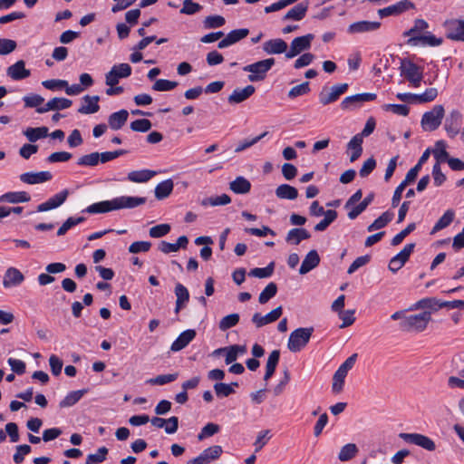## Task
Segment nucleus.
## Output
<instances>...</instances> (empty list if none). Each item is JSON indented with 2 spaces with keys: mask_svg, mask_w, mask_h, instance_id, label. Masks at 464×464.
Masks as SVG:
<instances>
[{
  "mask_svg": "<svg viewBox=\"0 0 464 464\" xmlns=\"http://www.w3.org/2000/svg\"><path fill=\"white\" fill-rule=\"evenodd\" d=\"M145 202L146 198L143 197L121 196L111 200L93 203L83 211L89 214H102L124 208H134Z\"/></svg>",
  "mask_w": 464,
  "mask_h": 464,
  "instance_id": "1",
  "label": "nucleus"
},
{
  "mask_svg": "<svg viewBox=\"0 0 464 464\" xmlns=\"http://www.w3.org/2000/svg\"><path fill=\"white\" fill-rule=\"evenodd\" d=\"M431 320L430 312L424 311L418 314H412L404 318L400 323V329L403 332H423Z\"/></svg>",
  "mask_w": 464,
  "mask_h": 464,
  "instance_id": "2",
  "label": "nucleus"
},
{
  "mask_svg": "<svg viewBox=\"0 0 464 464\" xmlns=\"http://www.w3.org/2000/svg\"><path fill=\"white\" fill-rule=\"evenodd\" d=\"M314 333L313 327H300L293 331L288 338L287 348L292 353H298L309 343Z\"/></svg>",
  "mask_w": 464,
  "mask_h": 464,
  "instance_id": "3",
  "label": "nucleus"
},
{
  "mask_svg": "<svg viewBox=\"0 0 464 464\" xmlns=\"http://www.w3.org/2000/svg\"><path fill=\"white\" fill-rule=\"evenodd\" d=\"M275 64L274 58H267L265 60L258 61L256 63L246 65L243 71L250 72L247 76L248 81L255 82L265 80L267 72Z\"/></svg>",
  "mask_w": 464,
  "mask_h": 464,
  "instance_id": "4",
  "label": "nucleus"
},
{
  "mask_svg": "<svg viewBox=\"0 0 464 464\" xmlns=\"http://www.w3.org/2000/svg\"><path fill=\"white\" fill-rule=\"evenodd\" d=\"M357 359V353L348 357L336 370L333 376L332 391L334 393H340L344 385V380L348 372L354 366Z\"/></svg>",
  "mask_w": 464,
  "mask_h": 464,
  "instance_id": "5",
  "label": "nucleus"
},
{
  "mask_svg": "<svg viewBox=\"0 0 464 464\" xmlns=\"http://www.w3.org/2000/svg\"><path fill=\"white\" fill-rule=\"evenodd\" d=\"M401 74L404 76L413 87H420L423 79V68L418 66L411 60L403 59L400 65Z\"/></svg>",
  "mask_w": 464,
  "mask_h": 464,
  "instance_id": "6",
  "label": "nucleus"
},
{
  "mask_svg": "<svg viewBox=\"0 0 464 464\" xmlns=\"http://www.w3.org/2000/svg\"><path fill=\"white\" fill-rule=\"evenodd\" d=\"M445 110L440 104L435 105L430 111H426L421 118V127L424 130H437L444 117Z\"/></svg>",
  "mask_w": 464,
  "mask_h": 464,
  "instance_id": "7",
  "label": "nucleus"
},
{
  "mask_svg": "<svg viewBox=\"0 0 464 464\" xmlns=\"http://www.w3.org/2000/svg\"><path fill=\"white\" fill-rule=\"evenodd\" d=\"M314 39L313 34H307L303 36L295 37L290 44V48L285 53L286 59H292L311 47V44Z\"/></svg>",
  "mask_w": 464,
  "mask_h": 464,
  "instance_id": "8",
  "label": "nucleus"
},
{
  "mask_svg": "<svg viewBox=\"0 0 464 464\" xmlns=\"http://www.w3.org/2000/svg\"><path fill=\"white\" fill-rule=\"evenodd\" d=\"M131 67L128 63H119L111 67L105 74L106 85H117L120 79L128 78L131 74Z\"/></svg>",
  "mask_w": 464,
  "mask_h": 464,
  "instance_id": "9",
  "label": "nucleus"
},
{
  "mask_svg": "<svg viewBox=\"0 0 464 464\" xmlns=\"http://www.w3.org/2000/svg\"><path fill=\"white\" fill-rule=\"evenodd\" d=\"M399 437L405 442L419 446L426 450L434 451L436 450L435 442L420 433H400Z\"/></svg>",
  "mask_w": 464,
  "mask_h": 464,
  "instance_id": "10",
  "label": "nucleus"
},
{
  "mask_svg": "<svg viewBox=\"0 0 464 464\" xmlns=\"http://www.w3.org/2000/svg\"><path fill=\"white\" fill-rule=\"evenodd\" d=\"M375 93L363 92L344 98L341 102V108L344 111H352L360 107L363 102L374 101Z\"/></svg>",
  "mask_w": 464,
  "mask_h": 464,
  "instance_id": "11",
  "label": "nucleus"
},
{
  "mask_svg": "<svg viewBox=\"0 0 464 464\" xmlns=\"http://www.w3.org/2000/svg\"><path fill=\"white\" fill-rule=\"evenodd\" d=\"M347 89V83L334 84L329 90L324 89L319 94V101L323 105L333 103L336 102Z\"/></svg>",
  "mask_w": 464,
  "mask_h": 464,
  "instance_id": "12",
  "label": "nucleus"
},
{
  "mask_svg": "<svg viewBox=\"0 0 464 464\" xmlns=\"http://www.w3.org/2000/svg\"><path fill=\"white\" fill-rule=\"evenodd\" d=\"M447 37L454 41L464 42V20L450 19L444 23Z\"/></svg>",
  "mask_w": 464,
  "mask_h": 464,
  "instance_id": "13",
  "label": "nucleus"
},
{
  "mask_svg": "<svg viewBox=\"0 0 464 464\" xmlns=\"http://www.w3.org/2000/svg\"><path fill=\"white\" fill-rule=\"evenodd\" d=\"M223 452L222 447L214 445L205 449L197 458L188 461V464H207L218 459Z\"/></svg>",
  "mask_w": 464,
  "mask_h": 464,
  "instance_id": "14",
  "label": "nucleus"
},
{
  "mask_svg": "<svg viewBox=\"0 0 464 464\" xmlns=\"http://www.w3.org/2000/svg\"><path fill=\"white\" fill-rule=\"evenodd\" d=\"M442 42V38L436 37L431 33L427 32L424 34H418L410 37L407 41V44L411 46H416L418 44H421L423 46H439Z\"/></svg>",
  "mask_w": 464,
  "mask_h": 464,
  "instance_id": "15",
  "label": "nucleus"
},
{
  "mask_svg": "<svg viewBox=\"0 0 464 464\" xmlns=\"http://www.w3.org/2000/svg\"><path fill=\"white\" fill-rule=\"evenodd\" d=\"M413 7L414 4L410 0H401L392 5L379 9L378 14L382 18L390 15H398L407 10L412 9Z\"/></svg>",
  "mask_w": 464,
  "mask_h": 464,
  "instance_id": "16",
  "label": "nucleus"
},
{
  "mask_svg": "<svg viewBox=\"0 0 464 464\" xmlns=\"http://www.w3.org/2000/svg\"><path fill=\"white\" fill-rule=\"evenodd\" d=\"M53 179V175L50 171H39V172H25L19 176V179L28 185L41 184L46 181H50Z\"/></svg>",
  "mask_w": 464,
  "mask_h": 464,
  "instance_id": "17",
  "label": "nucleus"
},
{
  "mask_svg": "<svg viewBox=\"0 0 464 464\" xmlns=\"http://www.w3.org/2000/svg\"><path fill=\"white\" fill-rule=\"evenodd\" d=\"M69 195L68 189H63L59 193L50 198L45 202L37 206L38 212H45L56 208L63 205Z\"/></svg>",
  "mask_w": 464,
  "mask_h": 464,
  "instance_id": "18",
  "label": "nucleus"
},
{
  "mask_svg": "<svg viewBox=\"0 0 464 464\" xmlns=\"http://www.w3.org/2000/svg\"><path fill=\"white\" fill-rule=\"evenodd\" d=\"M249 34L247 28H240L230 31L218 44L219 49L227 48L242 39L246 38Z\"/></svg>",
  "mask_w": 464,
  "mask_h": 464,
  "instance_id": "19",
  "label": "nucleus"
},
{
  "mask_svg": "<svg viewBox=\"0 0 464 464\" xmlns=\"http://www.w3.org/2000/svg\"><path fill=\"white\" fill-rule=\"evenodd\" d=\"M418 176L416 169H411L406 176L405 179L401 182V184L396 188L392 198V207H397L401 201V194L405 188L411 182H413Z\"/></svg>",
  "mask_w": 464,
  "mask_h": 464,
  "instance_id": "20",
  "label": "nucleus"
},
{
  "mask_svg": "<svg viewBox=\"0 0 464 464\" xmlns=\"http://www.w3.org/2000/svg\"><path fill=\"white\" fill-rule=\"evenodd\" d=\"M72 102L67 98L54 97L49 100L44 107L38 108V113H44L49 111H61L68 109L72 106Z\"/></svg>",
  "mask_w": 464,
  "mask_h": 464,
  "instance_id": "21",
  "label": "nucleus"
},
{
  "mask_svg": "<svg viewBox=\"0 0 464 464\" xmlns=\"http://www.w3.org/2000/svg\"><path fill=\"white\" fill-rule=\"evenodd\" d=\"M24 280V275L15 267H9L5 271L3 279L5 288H11L20 285Z\"/></svg>",
  "mask_w": 464,
  "mask_h": 464,
  "instance_id": "22",
  "label": "nucleus"
},
{
  "mask_svg": "<svg viewBox=\"0 0 464 464\" xmlns=\"http://www.w3.org/2000/svg\"><path fill=\"white\" fill-rule=\"evenodd\" d=\"M461 118V113L458 110H453L446 119L445 130L450 138H454L459 132Z\"/></svg>",
  "mask_w": 464,
  "mask_h": 464,
  "instance_id": "23",
  "label": "nucleus"
},
{
  "mask_svg": "<svg viewBox=\"0 0 464 464\" xmlns=\"http://www.w3.org/2000/svg\"><path fill=\"white\" fill-rule=\"evenodd\" d=\"M263 50L267 54H281L288 51V45L281 38L271 39L263 44Z\"/></svg>",
  "mask_w": 464,
  "mask_h": 464,
  "instance_id": "24",
  "label": "nucleus"
},
{
  "mask_svg": "<svg viewBox=\"0 0 464 464\" xmlns=\"http://www.w3.org/2000/svg\"><path fill=\"white\" fill-rule=\"evenodd\" d=\"M31 200V196L25 191H9L0 196V203L19 204Z\"/></svg>",
  "mask_w": 464,
  "mask_h": 464,
  "instance_id": "25",
  "label": "nucleus"
},
{
  "mask_svg": "<svg viewBox=\"0 0 464 464\" xmlns=\"http://www.w3.org/2000/svg\"><path fill=\"white\" fill-rule=\"evenodd\" d=\"M320 263V256L316 250H310L306 256H304L301 266L299 268V273L301 275H305L309 273L311 270L318 266Z\"/></svg>",
  "mask_w": 464,
  "mask_h": 464,
  "instance_id": "26",
  "label": "nucleus"
},
{
  "mask_svg": "<svg viewBox=\"0 0 464 464\" xmlns=\"http://www.w3.org/2000/svg\"><path fill=\"white\" fill-rule=\"evenodd\" d=\"M196 337V331L188 329L182 332L178 338L172 343L170 350L172 352H179L184 349L193 339Z\"/></svg>",
  "mask_w": 464,
  "mask_h": 464,
  "instance_id": "27",
  "label": "nucleus"
},
{
  "mask_svg": "<svg viewBox=\"0 0 464 464\" xmlns=\"http://www.w3.org/2000/svg\"><path fill=\"white\" fill-rule=\"evenodd\" d=\"M30 74V70L25 68V63L23 60L17 61L7 69V75L15 81L25 79Z\"/></svg>",
  "mask_w": 464,
  "mask_h": 464,
  "instance_id": "28",
  "label": "nucleus"
},
{
  "mask_svg": "<svg viewBox=\"0 0 464 464\" xmlns=\"http://www.w3.org/2000/svg\"><path fill=\"white\" fill-rule=\"evenodd\" d=\"M100 97L98 95H85L82 97L83 104L78 109L81 114H92L100 110L99 105Z\"/></svg>",
  "mask_w": 464,
  "mask_h": 464,
  "instance_id": "29",
  "label": "nucleus"
},
{
  "mask_svg": "<svg viewBox=\"0 0 464 464\" xmlns=\"http://www.w3.org/2000/svg\"><path fill=\"white\" fill-rule=\"evenodd\" d=\"M381 24L379 22H371V21H359L353 23L349 25L347 32L349 34H360L372 32L379 29Z\"/></svg>",
  "mask_w": 464,
  "mask_h": 464,
  "instance_id": "30",
  "label": "nucleus"
},
{
  "mask_svg": "<svg viewBox=\"0 0 464 464\" xmlns=\"http://www.w3.org/2000/svg\"><path fill=\"white\" fill-rule=\"evenodd\" d=\"M256 89L253 85H247L243 89L237 88L228 96L227 101L230 104H237L247 100Z\"/></svg>",
  "mask_w": 464,
  "mask_h": 464,
  "instance_id": "31",
  "label": "nucleus"
},
{
  "mask_svg": "<svg viewBox=\"0 0 464 464\" xmlns=\"http://www.w3.org/2000/svg\"><path fill=\"white\" fill-rule=\"evenodd\" d=\"M441 303H443V301L435 297L422 298L411 305L408 310L414 311L418 309H430L432 311H437L440 308H443Z\"/></svg>",
  "mask_w": 464,
  "mask_h": 464,
  "instance_id": "32",
  "label": "nucleus"
},
{
  "mask_svg": "<svg viewBox=\"0 0 464 464\" xmlns=\"http://www.w3.org/2000/svg\"><path fill=\"white\" fill-rule=\"evenodd\" d=\"M128 117L129 112L124 109L113 112L108 118V126L113 130H118L125 125Z\"/></svg>",
  "mask_w": 464,
  "mask_h": 464,
  "instance_id": "33",
  "label": "nucleus"
},
{
  "mask_svg": "<svg viewBox=\"0 0 464 464\" xmlns=\"http://www.w3.org/2000/svg\"><path fill=\"white\" fill-rule=\"evenodd\" d=\"M174 292L177 297L175 313L178 314L188 302L189 293L188 289L180 283L176 285Z\"/></svg>",
  "mask_w": 464,
  "mask_h": 464,
  "instance_id": "34",
  "label": "nucleus"
},
{
  "mask_svg": "<svg viewBox=\"0 0 464 464\" xmlns=\"http://www.w3.org/2000/svg\"><path fill=\"white\" fill-rule=\"evenodd\" d=\"M229 188L236 194H246L251 189V183L245 177L238 176L229 183Z\"/></svg>",
  "mask_w": 464,
  "mask_h": 464,
  "instance_id": "35",
  "label": "nucleus"
},
{
  "mask_svg": "<svg viewBox=\"0 0 464 464\" xmlns=\"http://www.w3.org/2000/svg\"><path fill=\"white\" fill-rule=\"evenodd\" d=\"M310 237V233L304 228H293L288 231L285 241L292 245H298L302 240L308 239Z\"/></svg>",
  "mask_w": 464,
  "mask_h": 464,
  "instance_id": "36",
  "label": "nucleus"
},
{
  "mask_svg": "<svg viewBox=\"0 0 464 464\" xmlns=\"http://www.w3.org/2000/svg\"><path fill=\"white\" fill-rule=\"evenodd\" d=\"M307 8V4L299 3L287 11V13L284 16V20L300 21L305 16Z\"/></svg>",
  "mask_w": 464,
  "mask_h": 464,
  "instance_id": "37",
  "label": "nucleus"
},
{
  "mask_svg": "<svg viewBox=\"0 0 464 464\" xmlns=\"http://www.w3.org/2000/svg\"><path fill=\"white\" fill-rule=\"evenodd\" d=\"M362 139H361V135H355L352 138V140L348 142L347 148L351 150L350 160L352 162L355 161L362 153Z\"/></svg>",
  "mask_w": 464,
  "mask_h": 464,
  "instance_id": "38",
  "label": "nucleus"
},
{
  "mask_svg": "<svg viewBox=\"0 0 464 464\" xmlns=\"http://www.w3.org/2000/svg\"><path fill=\"white\" fill-rule=\"evenodd\" d=\"M173 188L174 183L170 179L159 183L155 188V198L159 200L168 198L171 194Z\"/></svg>",
  "mask_w": 464,
  "mask_h": 464,
  "instance_id": "39",
  "label": "nucleus"
},
{
  "mask_svg": "<svg viewBox=\"0 0 464 464\" xmlns=\"http://www.w3.org/2000/svg\"><path fill=\"white\" fill-rule=\"evenodd\" d=\"M276 196L281 199L294 200L298 197V190L288 184H282L276 188Z\"/></svg>",
  "mask_w": 464,
  "mask_h": 464,
  "instance_id": "40",
  "label": "nucleus"
},
{
  "mask_svg": "<svg viewBox=\"0 0 464 464\" xmlns=\"http://www.w3.org/2000/svg\"><path fill=\"white\" fill-rule=\"evenodd\" d=\"M156 172L149 169L133 170L128 173V179L131 182L142 183L149 181Z\"/></svg>",
  "mask_w": 464,
  "mask_h": 464,
  "instance_id": "41",
  "label": "nucleus"
},
{
  "mask_svg": "<svg viewBox=\"0 0 464 464\" xmlns=\"http://www.w3.org/2000/svg\"><path fill=\"white\" fill-rule=\"evenodd\" d=\"M87 392V390H78L69 392L63 400L59 402L60 408H69L76 404L82 397Z\"/></svg>",
  "mask_w": 464,
  "mask_h": 464,
  "instance_id": "42",
  "label": "nucleus"
},
{
  "mask_svg": "<svg viewBox=\"0 0 464 464\" xmlns=\"http://www.w3.org/2000/svg\"><path fill=\"white\" fill-rule=\"evenodd\" d=\"M24 135L27 138L30 142H35L40 139L48 136L47 127H37V128H27L24 130Z\"/></svg>",
  "mask_w": 464,
  "mask_h": 464,
  "instance_id": "43",
  "label": "nucleus"
},
{
  "mask_svg": "<svg viewBox=\"0 0 464 464\" xmlns=\"http://www.w3.org/2000/svg\"><path fill=\"white\" fill-rule=\"evenodd\" d=\"M455 217V212L453 209H448L445 213L439 218V220L434 225L431 234H434L447 227H449L453 221Z\"/></svg>",
  "mask_w": 464,
  "mask_h": 464,
  "instance_id": "44",
  "label": "nucleus"
},
{
  "mask_svg": "<svg viewBox=\"0 0 464 464\" xmlns=\"http://www.w3.org/2000/svg\"><path fill=\"white\" fill-rule=\"evenodd\" d=\"M393 213L390 211L383 212L377 219L368 226L367 230L372 232L373 230L381 229L387 226L393 218Z\"/></svg>",
  "mask_w": 464,
  "mask_h": 464,
  "instance_id": "45",
  "label": "nucleus"
},
{
  "mask_svg": "<svg viewBox=\"0 0 464 464\" xmlns=\"http://www.w3.org/2000/svg\"><path fill=\"white\" fill-rule=\"evenodd\" d=\"M373 194L371 193L367 197H365L363 200L360 202L357 206L352 208V209L347 214L348 218L352 220L355 219L372 203V201L373 200Z\"/></svg>",
  "mask_w": 464,
  "mask_h": 464,
  "instance_id": "46",
  "label": "nucleus"
},
{
  "mask_svg": "<svg viewBox=\"0 0 464 464\" xmlns=\"http://www.w3.org/2000/svg\"><path fill=\"white\" fill-rule=\"evenodd\" d=\"M358 453V448L354 443H348L343 446L338 454V459L342 462L349 461Z\"/></svg>",
  "mask_w": 464,
  "mask_h": 464,
  "instance_id": "47",
  "label": "nucleus"
},
{
  "mask_svg": "<svg viewBox=\"0 0 464 464\" xmlns=\"http://www.w3.org/2000/svg\"><path fill=\"white\" fill-rule=\"evenodd\" d=\"M226 358L225 362L227 364H230L235 362L239 354H243L246 352V346L234 344L228 347H225Z\"/></svg>",
  "mask_w": 464,
  "mask_h": 464,
  "instance_id": "48",
  "label": "nucleus"
},
{
  "mask_svg": "<svg viewBox=\"0 0 464 464\" xmlns=\"http://www.w3.org/2000/svg\"><path fill=\"white\" fill-rule=\"evenodd\" d=\"M275 263L271 262L266 267H256L249 271L248 276L257 278H267L270 277L274 273Z\"/></svg>",
  "mask_w": 464,
  "mask_h": 464,
  "instance_id": "49",
  "label": "nucleus"
},
{
  "mask_svg": "<svg viewBox=\"0 0 464 464\" xmlns=\"http://www.w3.org/2000/svg\"><path fill=\"white\" fill-rule=\"evenodd\" d=\"M239 314L237 313L227 314L219 321L218 328L225 332L229 328L237 325L239 322Z\"/></svg>",
  "mask_w": 464,
  "mask_h": 464,
  "instance_id": "50",
  "label": "nucleus"
},
{
  "mask_svg": "<svg viewBox=\"0 0 464 464\" xmlns=\"http://www.w3.org/2000/svg\"><path fill=\"white\" fill-rule=\"evenodd\" d=\"M277 293V285L274 282L269 283L260 293L258 301L264 304L273 298Z\"/></svg>",
  "mask_w": 464,
  "mask_h": 464,
  "instance_id": "51",
  "label": "nucleus"
},
{
  "mask_svg": "<svg viewBox=\"0 0 464 464\" xmlns=\"http://www.w3.org/2000/svg\"><path fill=\"white\" fill-rule=\"evenodd\" d=\"M433 155L438 162H448V160L450 158L446 150V142L444 140H438L436 142Z\"/></svg>",
  "mask_w": 464,
  "mask_h": 464,
  "instance_id": "52",
  "label": "nucleus"
},
{
  "mask_svg": "<svg viewBox=\"0 0 464 464\" xmlns=\"http://www.w3.org/2000/svg\"><path fill=\"white\" fill-rule=\"evenodd\" d=\"M267 134H268V132L265 131V132L261 133L260 135L256 136L252 139H246V140L239 141L237 146L235 149V152L239 153V152L252 147L253 145L256 144L259 140H261L263 138H265Z\"/></svg>",
  "mask_w": 464,
  "mask_h": 464,
  "instance_id": "53",
  "label": "nucleus"
},
{
  "mask_svg": "<svg viewBox=\"0 0 464 464\" xmlns=\"http://www.w3.org/2000/svg\"><path fill=\"white\" fill-rule=\"evenodd\" d=\"M178 376L179 374L177 372L170 374H161L154 378L149 379L147 382L151 385H164L176 381L178 379Z\"/></svg>",
  "mask_w": 464,
  "mask_h": 464,
  "instance_id": "54",
  "label": "nucleus"
},
{
  "mask_svg": "<svg viewBox=\"0 0 464 464\" xmlns=\"http://www.w3.org/2000/svg\"><path fill=\"white\" fill-rule=\"evenodd\" d=\"M429 27L428 23L423 19H416L414 25L404 33L405 36H413L418 34H423L422 33Z\"/></svg>",
  "mask_w": 464,
  "mask_h": 464,
  "instance_id": "55",
  "label": "nucleus"
},
{
  "mask_svg": "<svg viewBox=\"0 0 464 464\" xmlns=\"http://www.w3.org/2000/svg\"><path fill=\"white\" fill-rule=\"evenodd\" d=\"M108 454V449L106 447H101L98 449L97 453L89 454L86 458L85 464H99L105 460L106 455Z\"/></svg>",
  "mask_w": 464,
  "mask_h": 464,
  "instance_id": "56",
  "label": "nucleus"
},
{
  "mask_svg": "<svg viewBox=\"0 0 464 464\" xmlns=\"http://www.w3.org/2000/svg\"><path fill=\"white\" fill-rule=\"evenodd\" d=\"M177 86V82L169 81L165 79H159L152 85V90L157 92H168L173 90Z\"/></svg>",
  "mask_w": 464,
  "mask_h": 464,
  "instance_id": "57",
  "label": "nucleus"
},
{
  "mask_svg": "<svg viewBox=\"0 0 464 464\" xmlns=\"http://www.w3.org/2000/svg\"><path fill=\"white\" fill-rule=\"evenodd\" d=\"M226 20L221 15L207 16L203 22L206 29L218 28L225 24Z\"/></svg>",
  "mask_w": 464,
  "mask_h": 464,
  "instance_id": "58",
  "label": "nucleus"
},
{
  "mask_svg": "<svg viewBox=\"0 0 464 464\" xmlns=\"http://www.w3.org/2000/svg\"><path fill=\"white\" fill-rule=\"evenodd\" d=\"M219 431V426L216 423L209 422L206 424L201 431L198 434V440H203L206 438L211 437Z\"/></svg>",
  "mask_w": 464,
  "mask_h": 464,
  "instance_id": "59",
  "label": "nucleus"
},
{
  "mask_svg": "<svg viewBox=\"0 0 464 464\" xmlns=\"http://www.w3.org/2000/svg\"><path fill=\"white\" fill-rule=\"evenodd\" d=\"M83 217L69 218L57 230L58 236H63L70 228L84 221Z\"/></svg>",
  "mask_w": 464,
  "mask_h": 464,
  "instance_id": "60",
  "label": "nucleus"
},
{
  "mask_svg": "<svg viewBox=\"0 0 464 464\" xmlns=\"http://www.w3.org/2000/svg\"><path fill=\"white\" fill-rule=\"evenodd\" d=\"M214 391L218 397H228L229 395L235 393V390L232 388V385L224 382L215 383Z\"/></svg>",
  "mask_w": 464,
  "mask_h": 464,
  "instance_id": "61",
  "label": "nucleus"
},
{
  "mask_svg": "<svg viewBox=\"0 0 464 464\" xmlns=\"http://www.w3.org/2000/svg\"><path fill=\"white\" fill-rule=\"evenodd\" d=\"M98 152H92L90 154H86L79 158L77 164L85 167H94L98 165Z\"/></svg>",
  "mask_w": 464,
  "mask_h": 464,
  "instance_id": "62",
  "label": "nucleus"
},
{
  "mask_svg": "<svg viewBox=\"0 0 464 464\" xmlns=\"http://www.w3.org/2000/svg\"><path fill=\"white\" fill-rule=\"evenodd\" d=\"M130 129L137 132H146L150 130L151 122L147 119L135 120L130 123Z\"/></svg>",
  "mask_w": 464,
  "mask_h": 464,
  "instance_id": "63",
  "label": "nucleus"
},
{
  "mask_svg": "<svg viewBox=\"0 0 464 464\" xmlns=\"http://www.w3.org/2000/svg\"><path fill=\"white\" fill-rule=\"evenodd\" d=\"M415 247L414 243H410L404 246V247L393 257H395L396 260L400 261L403 265L408 261L410 256L413 252Z\"/></svg>",
  "mask_w": 464,
  "mask_h": 464,
  "instance_id": "64",
  "label": "nucleus"
}]
</instances>
